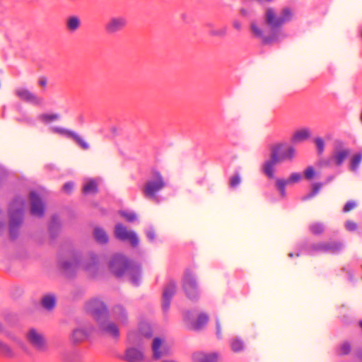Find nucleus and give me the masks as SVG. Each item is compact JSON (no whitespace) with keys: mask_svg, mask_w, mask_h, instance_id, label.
<instances>
[{"mask_svg":"<svg viewBox=\"0 0 362 362\" xmlns=\"http://www.w3.org/2000/svg\"><path fill=\"white\" fill-rule=\"evenodd\" d=\"M346 228L349 231H354L356 230L357 224L352 221H347L346 223Z\"/></svg>","mask_w":362,"mask_h":362,"instance_id":"a18cd8bd","label":"nucleus"},{"mask_svg":"<svg viewBox=\"0 0 362 362\" xmlns=\"http://www.w3.org/2000/svg\"><path fill=\"white\" fill-rule=\"evenodd\" d=\"M351 351V346L348 343H344L340 347V354L343 355L348 354Z\"/></svg>","mask_w":362,"mask_h":362,"instance_id":"a19ab883","label":"nucleus"},{"mask_svg":"<svg viewBox=\"0 0 362 362\" xmlns=\"http://www.w3.org/2000/svg\"><path fill=\"white\" fill-rule=\"evenodd\" d=\"M296 156V149L292 147L289 146L286 149L284 150V151L282 153L281 156L279 157L280 162L282 160H292Z\"/></svg>","mask_w":362,"mask_h":362,"instance_id":"c756f323","label":"nucleus"},{"mask_svg":"<svg viewBox=\"0 0 362 362\" xmlns=\"http://www.w3.org/2000/svg\"><path fill=\"white\" fill-rule=\"evenodd\" d=\"M26 338L28 342L37 350H43L46 347V340L43 334L35 329H30L26 334Z\"/></svg>","mask_w":362,"mask_h":362,"instance_id":"6e6552de","label":"nucleus"},{"mask_svg":"<svg viewBox=\"0 0 362 362\" xmlns=\"http://www.w3.org/2000/svg\"><path fill=\"white\" fill-rule=\"evenodd\" d=\"M240 12H241V13H242L243 15H245V16H246V15L247 14V11L245 9H244V8H242V9L240 10Z\"/></svg>","mask_w":362,"mask_h":362,"instance_id":"6e6d98bb","label":"nucleus"},{"mask_svg":"<svg viewBox=\"0 0 362 362\" xmlns=\"http://www.w3.org/2000/svg\"><path fill=\"white\" fill-rule=\"evenodd\" d=\"M145 234L149 242L154 243L156 241L157 235L155 229L153 227H148L145 230Z\"/></svg>","mask_w":362,"mask_h":362,"instance_id":"7c9ffc66","label":"nucleus"},{"mask_svg":"<svg viewBox=\"0 0 362 362\" xmlns=\"http://www.w3.org/2000/svg\"><path fill=\"white\" fill-rule=\"evenodd\" d=\"M362 162V153H358L354 154L350 159L349 169L352 172H355L358 168Z\"/></svg>","mask_w":362,"mask_h":362,"instance_id":"cd10ccee","label":"nucleus"},{"mask_svg":"<svg viewBox=\"0 0 362 362\" xmlns=\"http://www.w3.org/2000/svg\"><path fill=\"white\" fill-rule=\"evenodd\" d=\"M88 336L87 332L83 328L75 329L71 336L74 342H79L84 340Z\"/></svg>","mask_w":362,"mask_h":362,"instance_id":"a878e982","label":"nucleus"},{"mask_svg":"<svg viewBox=\"0 0 362 362\" xmlns=\"http://www.w3.org/2000/svg\"><path fill=\"white\" fill-rule=\"evenodd\" d=\"M217 334L218 335L221 334L220 325H219L218 322H217Z\"/></svg>","mask_w":362,"mask_h":362,"instance_id":"5fc2aeb1","label":"nucleus"},{"mask_svg":"<svg viewBox=\"0 0 362 362\" xmlns=\"http://www.w3.org/2000/svg\"><path fill=\"white\" fill-rule=\"evenodd\" d=\"M16 95L22 100L37 105L41 102V99L35 94L30 92L25 88H18L16 90Z\"/></svg>","mask_w":362,"mask_h":362,"instance_id":"ddd939ff","label":"nucleus"},{"mask_svg":"<svg viewBox=\"0 0 362 362\" xmlns=\"http://www.w3.org/2000/svg\"><path fill=\"white\" fill-rule=\"evenodd\" d=\"M240 177L239 175H236L233 176L230 178V185L232 187H235L236 186H238L240 184Z\"/></svg>","mask_w":362,"mask_h":362,"instance_id":"79ce46f5","label":"nucleus"},{"mask_svg":"<svg viewBox=\"0 0 362 362\" xmlns=\"http://www.w3.org/2000/svg\"><path fill=\"white\" fill-rule=\"evenodd\" d=\"M185 289L187 297L189 299H194L197 296V284L191 275H187L185 277Z\"/></svg>","mask_w":362,"mask_h":362,"instance_id":"2eb2a0df","label":"nucleus"},{"mask_svg":"<svg viewBox=\"0 0 362 362\" xmlns=\"http://www.w3.org/2000/svg\"><path fill=\"white\" fill-rule=\"evenodd\" d=\"M119 214L124 220L129 223H133L138 220L137 214L132 210H121L119 211Z\"/></svg>","mask_w":362,"mask_h":362,"instance_id":"bb28decb","label":"nucleus"},{"mask_svg":"<svg viewBox=\"0 0 362 362\" xmlns=\"http://www.w3.org/2000/svg\"><path fill=\"white\" fill-rule=\"evenodd\" d=\"M288 256H289L290 257H293V253H289Z\"/></svg>","mask_w":362,"mask_h":362,"instance_id":"4d7b16f0","label":"nucleus"},{"mask_svg":"<svg viewBox=\"0 0 362 362\" xmlns=\"http://www.w3.org/2000/svg\"><path fill=\"white\" fill-rule=\"evenodd\" d=\"M62 116L59 113L46 112L38 115V120L43 124L48 126V129L50 132V127L53 126L52 122L58 121L61 119Z\"/></svg>","mask_w":362,"mask_h":362,"instance_id":"dca6fc26","label":"nucleus"},{"mask_svg":"<svg viewBox=\"0 0 362 362\" xmlns=\"http://www.w3.org/2000/svg\"><path fill=\"white\" fill-rule=\"evenodd\" d=\"M22 212L21 209H18L15 214L11 211V224L18 223L21 221Z\"/></svg>","mask_w":362,"mask_h":362,"instance_id":"e433bc0d","label":"nucleus"},{"mask_svg":"<svg viewBox=\"0 0 362 362\" xmlns=\"http://www.w3.org/2000/svg\"><path fill=\"white\" fill-rule=\"evenodd\" d=\"M38 84L42 87H45L47 86V79L45 77H40L38 79Z\"/></svg>","mask_w":362,"mask_h":362,"instance_id":"8fccbe9b","label":"nucleus"},{"mask_svg":"<svg viewBox=\"0 0 362 362\" xmlns=\"http://www.w3.org/2000/svg\"><path fill=\"white\" fill-rule=\"evenodd\" d=\"M310 136V132L308 129H301L296 131L292 136L293 142L297 143L306 140Z\"/></svg>","mask_w":362,"mask_h":362,"instance_id":"5701e85b","label":"nucleus"},{"mask_svg":"<svg viewBox=\"0 0 362 362\" xmlns=\"http://www.w3.org/2000/svg\"><path fill=\"white\" fill-rule=\"evenodd\" d=\"M131 281H132V283L134 284H137L139 281V277L132 276V277H131Z\"/></svg>","mask_w":362,"mask_h":362,"instance_id":"603ef678","label":"nucleus"},{"mask_svg":"<svg viewBox=\"0 0 362 362\" xmlns=\"http://www.w3.org/2000/svg\"><path fill=\"white\" fill-rule=\"evenodd\" d=\"M175 292V286L173 283L169 284L164 289L163 294V308L167 310L170 306V300Z\"/></svg>","mask_w":362,"mask_h":362,"instance_id":"aec40b11","label":"nucleus"},{"mask_svg":"<svg viewBox=\"0 0 362 362\" xmlns=\"http://www.w3.org/2000/svg\"><path fill=\"white\" fill-rule=\"evenodd\" d=\"M114 235L116 238L122 241H127L134 247L137 246L139 243V238L136 233L129 230L120 223L115 225Z\"/></svg>","mask_w":362,"mask_h":362,"instance_id":"423d86ee","label":"nucleus"},{"mask_svg":"<svg viewBox=\"0 0 362 362\" xmlns=\"http://www.w3.org/2000/svg\"><path fill=\"white\" fill-rule=\"evenodd\" d=\"M76 262L75 261H71V262H64L63 264V267L65 269H69L71 268H72V267L75 264H76Z\"/></svg>","mask_w":362,"mask_h":362,"instance_id":"09e8293b","label":"nucleus"},{"mask_svg":"<svg viewBox=\"0 0 362 362\" xmlns=\"http://www.w3.org/2000/svg\"><path fill=\"white\" fill-rule=\"evenodd\" d=\"M165 186L166 182L160 172L153 169L142 188V193L148 199H155L156 194Z\"/></svg>","mask_w":362,"mask_h":362,"instance_id":"20e7f679","label":"nucleus"},{"mask_svg":"<svg viewBox=\"0 0 362 362\" xmlns=\"http://www.w3.org/2000/svg\"><path fill=\"white\" fill-rule=\"evenodd\" d=\"M86 308L92 313L101 332L113 337L119 336V328L110 318L103 301L98 299L91 300L87 303Z\"/></svg>","mask_w":362,"mask_h":362,"instance_id":"f257e3e1","label":"nucleus"},{"mask_svg":"<svg viewBox=\"0 0 362 362\" xmlns=\"http://www.w3.org/2000/svg\"><path fill=\"white\" fill-rule=\"evenodd\" d=\"M361 327H362V321L361 322Z\"/></svg>","mask_w":362,"mask_h":362,"instance_id":"13d9d810","label":"nucleus"},{"mask_svg":"<svg viewBox=\"0 0 362 362\" xmlns=\"http://www.w3.org/2000/svg\"><path fill=\"white\" fill-rule=\"evenodd\" d=\"M356 207V203L354 202H347L344 209H343V211L344 213H347L350 211H351L352 209H354V208Z\"/></svg>","mask_w":362,"mask_h":362,"instance_id":"c03bdc74","label":"nucleus"},{"mask_svg":"<svg viewBox=\"0 0 362 362\" xmlns=\"http://www.w3.org/2000/svg\"><path fill=\"white\" fill-rule=\"evenodd\" d=\"M98 180L86 179L84 181L83 190L85 194H94L97 191Z\"/></svg>","mask_w":362,"mask_h":362,"instance_id":"412c9836","label":"nucleus"},{"mask_svg":"<svg viewBox=\"0 0 362 362\" xmlns=\"http://www.w3.org/2000/svg\"><path fill=\"white\" fill-rule=\"evenodd\" d=\"M350 153L351 151L348 148L340 149L336 151L333 156L336 165L338 166L341 165Z\"/></svg>","mask_w":362,"mask_h":362,"instance_id":"4be33fe9","label":"nucleus"},{"mask_svg":"<svg viewBox=\"0 0 362 362\" xmlns=\"http://www.w3.org/2000/svg\"><path fill=\"white\" fill-rule=\"evenodd\" d=\"M310 230L315 235H320L324 231V227L321 223H314L310 225Z\"/></svg>","mask_w":362,"mask_h":362,"instance_id":"473e14b6","label":"nucleus"},{"mask_svg":"<svg viewBox=\"0 0 362 362\" xmlns=\"http://www.w3.org/2000/svg\"><path fill=\"white\" fill-rule=\"evenodd\" d=\"M315 143L317 146L318 151L322 153L324 151V141L322 138L317 137L315 139Z\"/></svg>","mask_w":362,"mask_h":362,"instance_id":"ea45409f","label":"nucleus"},{"mask_svg":"<svg viewBox=\"0 0 362 362\" xmlns=\"http://www.w3.org/2000/svg\"><path fill=\"white\" fill-rule=\"evenodd\" d=\"M316 175L315 170L313 166H308L304 170V176L305 179L311 180Z\"/></svg>","mask_w":362,"mask_h":362,"instance_id":"c9c22d12","label":"nucleus"},{"mask_svg":"<svg viewBox=\"0 0 362 362\" xmlns=\"http://www.w3.org/2000/svg\"><path fill=\"white\" fill-rule=\"evenodd\" d=\"M341 248V243H332L329 245H327L325 247V249L326 250H339Z\"/></svg>","mask_w":362,"mask_h":362,"instance_id":"49530a36","label":"nucleus"},{"mask_svg":"<svg viewBox=\"0 0 362 362\" xmlns=\"http://www.w3.org/2000/svg\"><path fill=\"white\" fill-rule=\"evenodd\" d=\"M301 180V175L298 173H293L288 179V183L298 182Z\"/></svg>","mask_w":362,"mask_h":362,"instance_id":"58836bf2","label":"nucleus"},{"mask_svg":"<svg viewBox=\"0 0 362 362\" xmlns=\"http://www.w3.org/2000/svg\"><path fill=\"white\" fill-rule=\"evenodd\" d=\"M226 28H222L220 29H211L209 33L213 37H223L226 35Z\"/></svg>","mask_w":362,"mask_h":362,"instance_id":"f704fd0d","label":"nucleus"},{"mask_svg":"<svg viewBox=\"0 0 362 362\" xmlns=\"http://www.w3.org/2000/svg\"><path fill=\"white\" fill-rule=\"evenodd\" d=\"M152 358L159 360L163 357L171 356L174 352L173 342L165 338L157 337L153 338L151 343Z\"/></svg>","mask_w":362,"mask_h":362,"instance_id":"39448f33","label":"nucleus"},{"mask_svg":"<svg viewBox=\"0 0 362 362\" xmlns=\"http://www.w3.org/2000/svg\"><path fill=\"white\" fill-rule=\"evenodd\" d=\"M66 25L70 32H74L81 26V20L78 16H71L67 18Z\"/></svg>","mask_w":362,"mask_h":362,"instance_id":"b1692460","label":"nucleus"},{"mask_svg":"<svg viewBox=\"0 0 362 362\" xmlns=\"http://www.w3.org/2000/svg\"><path fill=\"white\" fill-rule=\"evenodd\" d=\"M293 18V11L288 7L282 8L278 14L273 7L265 9L264 21V23L271 29L281 28L286 22L290 21Z\"/></svg>","mask_w":362,"mask_h":362,"instance_id":"7ed1b4c3","label":"nucleus"},{"mask_svg":"<svg viewBox=\"0 0 362 362\" xmlns=\"http://www.w3.org/2000/svg\"><path fill=\"white\" fill-rule=\"evenodd\" d=\"M127 24L125 17L119 16L109 19L105 25V30L110 34H113L122 30Z\"/></svg>","mask_w":362,"mask_h":362,"instance_id":"9b49d317","label":"nucleus"},{"mask_svg":"<svg viewBox=\"0 0 362 362\" xmlns=\"http://www.w3.org/2000/svg\"><path fill=\"white\" fill-rule=\"evenodd\" d=\"M50 132L52 134H59L66 138L72 139L81 148L87 150L89 148V144L79 134L70 129L61 126H51Z\"/></svg>","mask_w":362,"mask_h":362,"instance_id":"0eeeda50","label":"nucleus"},{"mask_svg":"<svg viewBox=\"0 0 362 362\" xmlns=\"http://www.w3.org/2000/svg\"><path fill=\"white\" fill-rule=\"evenodd\" d=\"M110 267L112 272L117 276H120L123 274L126 271L129 270L127 259L124 256L120 255H117L113 257L112 261L110 262Z\"/></svg>","mask_w":362,"mask_h":362,"instance_id":"1a4fd4ad","label":"nucleus"},{"mask_svg":"<svg viewBox=\"0 0 362 362\" xmlns=\"http://www.w3.org/2000/svg\"><path fill=\"white\" fill-rule=\"evenodd\" d=\"M56 299L53 295L47 294L42 299V305L44 308L51 310L55 306Z\"/></svg>","mask_w":362,"mask_h":362,"instance_id":"c85d7f7f","label":"nucleus"},{"mask_svg":"<svg viewBox=\"0 0 362 362\" xmlns=\"http://www.w3.org/2000/svg\"><path fill=\"white\" fill-rule=\"evenodd\" d=\"M162 362H177V361H174L173 359H170V358H166V359H163L162 361Z\"/></svg>","mask_w":362,"mask_h":362,"instance_id":"864d4df0","label":"nucleus"},{"mask_svg":"<svg viewBox=\"0 0 362 362\" xmlns=\"http://www.w3.org/2000/svg\"><path fill=\"white\" fill-rule=\"evenodd\" d=\"M0 354H4L6 356H13L14 353L11 348L7 344L0 341Z\"/></svg>","mask_w":362,"mask_h":362,"instance_id":"2f4dec72","label":"nucleus"},{"mask_svg":"<svg viewBox=\"0 0 362 362\" xmlns=\"http://www.w3.org/2000/svg\"><path fill=\"white\" fill-rule=\"evenodd\" d=\"M251 30L252 34L259 39H261L262 42L263 44L267 45L272 43L273 41L276 40V37L274 36L267 37L264 35L263 30L257 25L255 23H252L250 25Z\"/></svg>","mask_w":362,"mask_h":362,"instance_id":"f3484780","label":"nucleus"},{"mask_svg":"<svg viewBox=\"0 0 362 362\" xmlns=\"http://www.w3.org/2000/svg\"><path fill=\"white\" fill-rule=\"evenodd\" d=\"M128 341L131 346L127 349L123 359L127 362H147L141 349L144 344V337L139 334L131 332L128 335Z\"/></svg>","mask_w":362,"mask_h":362,"instance_id":"f03ea898","label":"nucleus"},{"mask_svg":"<svg viewBox=\"0 0 362 362\" xmlns=\"http://www.w3.org/2000/svg\"><path fill=\"white\" fill-rule=\"evenodd\" d=\"M321 187H322L321 183H319V182L314 183L313 185L312 192L310 193V197H313L315 194H317L319 192V191L320 190Z\"/></svg>","mask_w":362,"mask_h":362,"instance_id":"37998d69","label":"nucleus"},{"mask_svg":"<svg viewBox=\"0 0 362 362\" xmlns=\"http://www.w3.org/2000/svg\"><path fill=\"white\" fill-rule=\"evenodd\" d=\"M279 162L280 158L276 151L272 152L270 158L264 162L263 172L269 178H274V166Z\"/></svg>","mask_w":362,"mask_h":362,"instance_id":"f8f14e48","label":"nucleus"},{"mask_svg":"<svg viewBox=\"0 0 362 362\" xmlns=\"http://www.w3.org/2000/svg\"><path fill=\"white\" fill-rule=\"evenodd\" d=\"M30 199L31 203V214L37 216H42L44 212V206L39 196L32 192L30 195Z\"/></svg>","mask_w":362,"mask_h":362,"instance_id":"4468645a","label":"nucleus"},{"mask_svg":"<svg viewBox=\"0 0 362 362\" xmlns=\"http://www.w3.org/2000/svg\"><path fill=\"white\" fill-rule=\"evenodd\" d=\"M113 319L119 325H126L128 320L127 314L123 307L120 305L115 306L112 313Z\"/></svg>","mask_w":362,"mask_h":362,"instance_id":"6ab92c4d","label":"nucleus"},{"mask_svg":"<svg viewBox=\"0 0 362 362\" xmlns=\"http://www.w3.org/2000/svg\"><path fill=\"white\" fill-rule=\"evenodd\" d=\"M218 358V354L216 352H197L193 355L194 362H216Z\"/></svg>","mask_w":362,"mask_h":362,"instance_id":"a211bd4d","label":"nucleus"},{"mask_svg":"<svg viewBox=\"0 0 362 362\" xmlns=\"http://www.w3.org/2000/svg\"><path fill=\"white\" fill-rule=\"evenodd\" d=\"M231 348L233 351L238 352L243 349V344L239 339H235L231 344Z\"/></svg>","mask_w":362,"mask_h":362,"instance_id":"4c0bfd02","label":"nucleus"},{"mask_svg":"<svg viewBox=\"0 0 362 362\" xmlns=\"http://www.w3.org/2000/svg\"><path fill=\"white\" fill-rule=\"evenodd\" d=\"M74 186L73 182H67L64 185L63 190L66 193H69L74 189Z\"/></svg>","mask_w":362,"mask_h":362,"instance_id":"de8ad7c7","label":"nucleus"},{"mask_svg":"<svg viewBox=\"0 0 362 362\" xmlns=\"http://www.w3.org/2000/svg\"><path fill=\"white\" fill-rule=\"evenodd\" d=\"M93 235L96 241L100 243H106L108 241L107 233L100 227H95L94 228Z\"/></svg>","mask_w":362,"mask_h":362,"instance_id":"393cba45","label":"nucleus"},{"mask_svg":"<svg viewBox=\"0 0 362 362\" xmlns=\"http://www.w3.org/2000/svg\"><path fill=\"white\" fill-rule=\"evenodd\" d=\"M185 321L189 329H200L206 325L209 317L206 313H200L196 319L192 314L187 313L185 315Z\"/></svg>","mask_w":362,"mask_h":362,"instance_id":"9d476101","label":"nucleus"},{"mask_svg":"<svg viewBox=\"0 0 362 362\" xmlns=\"http://www.w3.org/2000/svg\"><path fill=\"white\" fill-rule=\"evenodd\" d=\"M276 187L281 192L282 196H285L286 194V186L289 184L288 180L278 179L276 182Z\"/></svg>","mask_w":362,"mask_h":362,"instance_id":"72a5a7b5","label":"nucleus"},{"mask_svg":"<svg viewBox=\"0 0 362 362\" xmlns=\"http://www.w3.org/2000/svg\"><path fill=\"white\" fill-rule=\"evenodd\" d=\"M233 27L236 29V30H240L241 29V23L239 22V21H235L233 23Z\"/></svg>","mask_w":362,"mask_h":362,"instance_id":"3c124183","label":"nucleus"}]
</instances>
